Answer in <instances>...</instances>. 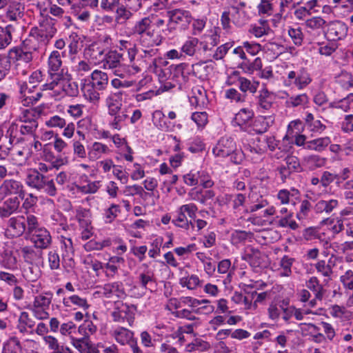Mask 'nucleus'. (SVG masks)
<instances>
[{
    "label": "nucleus",
    "instance_id": "nucleus-1",
    "mask_svg": "<svg viewBox=\"0 0 353 353\" xmlns=\"http://www.w3.org/2000/svg\"><path fill=\"white\" fill-rule=\"evenodd\" d=\"M123 92L119 90L109 92L105 99V106L108 108V114L113 117L110 126L116 130H120L121 124L124 122L129 116V111L123 108Z\"/></svg>",
    "mask_w": 353,
    "mask_h": 353
},
{
    "label": "nucleus",
    "instance_id": "nucleus-2",
    "mask_svg": "<svg viewBox=\"0 0 353 353\" xmlns=\"http://www.w3.org/2000/svg\"><path fill=\"white\" fill-rule=\"evenodd\" d=\"M25 181L29 187L43 192L49 196H54L57 194V188L53 179H50L35 169H30L27 171Z\"/></svg>",
    "mask_w": 353,
    "mask_h": 353
},
{
    "label": "nucleus",
    "instance_id": "nucleus-3",
    "mask_svg": "<svg viewBox=\"0 0 353 353\" xmlns=\"http://www.w3.org/2000/svg\"><path fill=\"white\" fill-rule=\"evenodd\" d=\"M212 152L216 157H230L231 161L235 164H240L244 159L243 152L236 148L235 142L230 137L221 138Z\"/></svg>",
    "mask_w": 353,
    "mask_h": 353
},
{
    "label": "nucleus",
    "instance_id": "nucleus-4",
    "mask_svg": "<svg viewBox=\"0 0 353 353\" xmlns=\"http://www.w3.org/2000/svg\"><path fill=\"white\" fill-rule=\"evenodd\" d=\"M245 3H240L237 6L228 7L222 13L221 23L223 30L228 31L230 29V21L236 26H241L248 20V15L245 10Z\"/></svg>",
    "mask_w": 353,
    "mask_h": 353
},
{
    "label": "nucleus",
    "instance_id": "nucleus-5",
    "mask_svg": "<svg viewBox=\"0 0 353 353\" xmlns=\"http://www.w3.org/2000/svg\"><path fill=\"white\" fill-rule=\"evenodd\" d=\"M148 28H152V31L157 34L158 38L163 39V36H168L172 34L171 30H168V11L159 14H150L139 20Z\"/></svg>",
    "mask_w": 353,
    "mask_h": 353
},
{
    "label": "nucleus",
    "instance_id": "nucleus-6",
    "mask_svg": "<svg viewBox=\"0 0 353 353\" xmlns=\"http://www.w3.org/2000/svg\"><path fill=\"white\" fill-rule=\"evenodd\" d=\"M45 90H54L55 92L61 90L66 95L76 97L79 94L78 84L71 81L68 76L63 77L61 74L52 75V80L50 83L43 85Z\"/></svg>",
    "mask_w": 353,
    "mask_h": 353
},
{
    "label": "nucleus",
    "instance_id": "nucleus-7",
    "mask_svg": "<svg viewBox=\"0 0 353 353\" xmlns=\"http://www.w3.org/2000/svg\"><path fill=\"white\" fill-rule=\"evenodd\" d=\"M133 33L137 37V41L143 48H150L158 46L161 42L162 39L154 38V32L148 27L137 21L133 27Z\"/></svg>",
    "mask_w": 353,
    "mask_h": 353
},
{
    "label": "nucleus",
    "instance_id": "nucleus-8",
    "mask_svg": "<svg viewBox=\"0 0 353 353\" xmlns=\"http://www.w3.org/2000/svg\"><path fill=\"white\" fill-rule=\"evenodd\" d=\"M137 307L134 305L120 303L117 305L111 312L114 322L123 323L126 322L130 327L133 325Z\"/></svg>",
    "mask_w": 353,
    "mask_h": 353
},
{
    "label": "nucleus",
    "instance_id": "nucleus-9",
    "mask_svg": "<svg viewBox=\"0 0 353 353\" xmlns=\"http://www.w3.org/2000/svg\"><path fill=\"white\" fill-rule=\"evenodd\" d=\"M312 82L310 74L304 68L297 71H290L287 74L285 83L287 85H294L299 90L304 89Z\"/></svg>",
    "mask_w": 353,
    "mask_h": 353
},
{
    "label": "nucleus",
    "instance_id": "nucleus-10",
    "mask_svg": "<svg viewBox=\"0 0 353 353\" xmlns=\"http://www.w3.org/2000/svg\"><path fill=\"white\" fill-rule=\"evenodd\" d=\"M168 30L172 33L178 26H186L192 20L190 12L187 10L174 9L168 11Z\"/></svg>",
    "mask_w": 353,
    "mask_h": 353
},
{
    "label": "nucleus",
    "instance_id": "nucleus-11",
    "mask_svg": "<svg viewBox=\"0 0 353 353\" xmlns=\"http://www.w3.org/2000/svg\"><path fill=\"white\" fill-rule=\"evenodd\" d=\"M96 293L102 297L112 300L123 299L126 295L123 285L119 281L106 283Z\"/></svg>",
    "mask_w": 353,
    "mask_h": 353
},
{
    "label": "nucleus",
    "instance_id": "nucleus-12",
    "mask_svg": "<svg viewBox=\"0 0 353 353\" xmlns=\"http://www.w3.org/2000/svg\"><path fill=\"white\" fill-rule=\"evenodd\" d=\"M57 29L54 26L51 20L44 19L39 23V27L32 30V34L36 39L47 44L48 41L54 36Z\"/></svg>",
    "mask_w": 353,
    "mask_h": 353
},
{
    "label": "nucleus",
    "instance_id": "nucleus-13",
    "mask_svg": "<svg viewBox=\"0 0 353 353\" xmlns=\"http://www.w3.org/2000/svg\"><path fill=\"white\" fill-rule=\"evenodd\" d=\"M111 337L120 345H128L135 337L133 331L120 325L115 326L110 331Z\"/></svg>",
    "mask_w": 353,
    "mask_h": 353
},
{
    "label": "nucleus",
    "instance_id": "nucleus-14",
    "mask_svg": "<svg viewBox=\"0 0 353 353\" xmlns=\"http://www.w3.org/2000/svg\"><path fill=\"white\" fill-rule=\"evenodd\" d=\"M294 261V258L284 255L273 263L272 268L279 276L288 277L292 274V266Z\"/></svg>",
    "mask_w": 353,
    "mask_h": 353
},
{
    "label": "nucleus",
    "instance_id": "nucleus-15",
    "mask_svg": "<svg viewBox=\"0 0 353 353\" xmlns=\"http://www.w3.org/2000/svg\"><path fill=\"white\" fill-rule=\"evenodd\" d=\"M6 194H18L21 199H24L25 192L23 186L19 181L15 180H6L0 187V199Z\"/></svg>",
    "mask_w": 353,
    "mask_h": 353
},
{
    "label": "nucleus",
    "instance_id": "nucleus-16",
    "mask_svg": "<svg viewBox=\"0 0 353 353\" xmlns=\"http://www.w3.org/2000/svg\"><path fill=\"white\" fill-rule=\"evenodd\" d=\"M105 49L101 42H94L90 44L84 50V56L92 61L93 65H97L103 60Z\"/></svg>",
    "mask_w": 353,
    "mask_h": 353
},
{
    "label": "nucleus",
    "instance_id": "nucleus-17",
    "mask_svg": "<svg viewBox=\"0 0 353 353\" xmlns=\"http://www.w3.org/2000/svg\"><path fill=\"white\" fill-rule=\"evenodd\" d=\"M219 28L213 27L208 30L201 38L200 45L202 46L203 51L210 50L216 46L219 42Z\"/></svg>",
    "mask_w": 353,
    "mask_h": 353
},
{
    "label": "nucleus",
    "instance_id": "nucleus-18",
    "mask_svg": "<svg viewBox=\"0 0 353 353\" xmlns=\"http://www.w3.org/2000/svg\"><path fill=\"white\" fill-rule=\"evenodd\" d=\"M111 152L110 148L106 144L94 141L88 148V158L89 160L94 161L110 154Z\"/></svg>",
    "mask_w": 353,
    "mask_h": 353
},
{
    "label": "nucleus",
    "instance_id": "nucleus-19",
    "mask_svg": "<svg viewBox=\"0 0 353 353\" xmlns=\"http://www.w3.org/2000/svg\"><path fill=\"white\" fill-rule=\"evenodd\" d=\"M26 230V217L17 216L12 217L8 220L7 232L12 237L21 236Z\"/></svg>",
    "mask_w": 353,
    "mask_h": 353
},
{
    "label": "nucleus",
    "instance_id": "nucleus-20",
    "mask_svg": "<svg viewBox=\"0 0 353 353\" xmlns=\"http://www.w3.org/2000/svg\"><path fill=\"white\" fill-rule=\"evenodd\" d=\"M327 26V35L331 40L341 39L347 34V27L340 21L330 22Z\"/></svg>",
    "mask_w": 353,
    "mask_h": 353
},
{
    "label": "nucleus",
    "instance_id": "nucleus-21",
    "mask_svg": "<svg viewBox=\"0 0 353 353\" xmlns=\"http://www.w3.org/2000/svg\"><path fill=\"white\" fill-rule=\"evenodd\" d=\"M266 145L265 139L256 138L245 143L243 147L245 152H249V156L254 157V155L261 156L265 153Z\"/></svg>",
    "mask_w": 353,
    "mask_h": 353
},
{
    "label": "nucleus",
    "instance_id": "nucleus-22",
    "mask_svg": "<svg viewBox=\"0 0 353 353\" xmlns=\"http://www.w3.org/2000/svg\"><path fill=\"white\" fill-rule=\"evenodd\" d=\"M32 234V240L36 247L44 249L50 245L51 236L46 229L43 228H38Z\"/></svg>",
    "mask_w": 353,
    "mask_h": 353
},
{
    "label": "nucleus",
    "instance_id": "nucleus-23",
    "mask_svg": "<svg viewBox=\"0 0 353 353\" xmlns=\"http://www.w3.org/2000/svg\"><path fill=\"white\" fill-rule=\"evenodd\" d=\"M123 55L116 50L109 51L103 59V68L113 70L114 68L122 66Z\"/></svg>",
    "mask_w": 353,
    "mask_h": 353
},
{
    "label": "nucleus",
    "instance_id": "nucleus-24",
    "mask_svg": "<svg viewBox=\"0 0 353 353\" xmlns=\"http://www.w3.org/2000/svg\"><path fill=\"white\" fill-rule=\"evenodd\" d=\"M276 99V94L268 90L266 87H263L259 93L258 103L260 107L265 110H269Z\"/></svg>",
    "mask_w": 353,
    "mask_h": 353
},
{
    "label": "nucleus",
    "instance_id": "nucleus-25",
    "mask_svg": "<svg viewBox=\"0 0 353 353\" xmlns=\"http://www.w3.org/2000/svg\"><path fill=\"white\" fill-rule=\"evenodd\" d=\"M91 80V83L93 84L98 90H105L109 83L108 74L99 70H95L92 72Z\"/></svg>",
    "mask_w": 353,
    "mask_h": 353
},
{
    "label": "nucleus",
    "instance_id": "nucleus-26",
    "mask_svg": "<svg viewBox=\"0 0 353 353\" xmlns=\"http://www.w3.org/2000/svg\"><path fill=\"white\" fill-rule=\"evenodd\" d=\"M304 25L307 32L319 34L320 31L323 30L327 25V22L321 17L315 16L305 19Z\"/></svg>",
    "mask_w": 353,
    "mask_h": 353
},
{
    "label": "nucleus",
    "instance_id": "nucleus-27",
    "mask_svg": "<svg viewBox=\"0 0 353 353\" xmlns=\"http://www.w3.org/2000/svg\"><path fill=\"white\" fill-rule=\"evenodd\" d=\"M243 259L248 261L252 267L257 268L264 263L265 256L258 250L250 248L246 250Z\"/></svg>",
    "mask_w": 353,
    "mask_h": 353
},
{
    "label": "nucleus",
    "instance_id": "nucleus-28",
    "mask_svg": "<svg viewBox=\"0 0 353 353\" xmlns=\"http://www.w3.org/2000/svg\"><path fill=\"white\" fill-rule=\"evenodd\" d=\"M274 122V118L272 115L259 116L254 121L253 130L258 134L264 133L273 125Z\"/></svg>",
    "mask_w": 353,
    "mask_h": 353
},
{
    "label": "nucleus",
    "instance_id": "nucleus-29",
    "mask_svg": "<svg viewBox=\"0 0 353 353\" xmlns=\"http://www.w3.org/2000/svg\"><path fill=\"white\" fill-rule=\"evenodd\" d=\"M62 65L61 53L58 50H53L49 55L48 60V72L52 79V75L60 74L57 73Z\"/></svg>",
    "mask_w": 353,
    "mask_h": 353
},
{
    "label": "nucleus",
    "instance_id": "nucleus-30",
    "mask_svg": "<svg viewBox=\"0 0 353 353\" xmlns=\"http://www.w3.org/2000/svg\"><path fill=\"white\" fill-rule=\"evenodd\" d=\"M192 105L196 108L203 107L207 103L206 93L203 88L196 87L192 89V95L190 98Z\"/></svg>",
    "mask_w": 353,
    "mask_h": 353
},
{
    "label": "nucleus",
    "instance_id": "nucleus-31",
    "mask_svg": "<svg viewBox=\"0 0 353 353\" xmlns=\"http://www.w3.org/2000/svg\"><path fill=\"white\" fill-rule=\"evenodd\" d=\"M63 304L67 307L75 305L83 310H87L90 307V304L88 303L87 299L77 294H73L68 298H63Z\"/></svg>",
    "mask_w": 353,
    "mask_h": 353
},
{
    "label": "nucleus",
    "instance_id": "nucleus-32",
    "mask_svg": "<svg viewBox=\"0 0 353 353\" xmlns=\"http://www.w3.org/2000/svg\"><path fill=\"white\" fill-rule=\"evenodd\" d=\"M85 185H77L74 184V187L79 192L84 194H90L96 193L101 186V181H90L88 176L85 175Z\"/></svg>",
    "mask_w": 353,
    "mask_h": 353
},
{
    "label": "nucleus",
    "instance_id": "nucleus-33",
    "mask_svg": "<svg viewBox=\"0 0 353 353\" xmlns=\"http://www.w3.org/2000/svg\"><path fill=\"white\" fill-rule=\"evenodd\" d=\"M331 143L328 137H320L307 141L306 150L316 152L323 151Z\"/></svg>",
    "mask_w": 353,
    "mask_h": 353
},
{
    "label": "nucleus",
    "instance_id": "nucleus-34",
    "mask_svg": "<svg viewBox=\"0 0 353 353\" xmlns=\"http://www.w3.org/2000/svg\"><path fill=\"white\" fill-rule=\"evenodd\" d=\"M339 205L337 199L319 200L315 205L314 210L317 213H331Z\"/></svg>",
    "mask_w": 353,
    "mask_h": 353
},
{
    "label": "nucleus",
    "instance_id": "nucleus-35",
    "mask_svg": "<svg viewBox=\"0 0 353 353\" xmlns=\"http://www.w3.org/2000/svg\"><path fill=\"white\" fill-rule=\"evenodd\" d=\"M200 43L199 40L196 37H188L181 46V51L183 54L193 57L198 50V45Z\"/></svg>",
    "mask_w": 353,
    "mask_h": 353
},
{
    "label": "nucleus",
    "instance_id": "nucleus-36",
    "mask_svg": "<svg viewBox=\"0 0 353 353\" xmlns=\"http://www.w3.org/2000/svg\"><path fill=\"white\" fill-rule=\"evenodd\" d=\"M326 159L319 155L310 154L303 158V163L310 170H313L317 168L325 165Z\"/></svg>",
    "mask_w": 353,
    "mask_h": 353
},
{
    "label": "nucleus",
    "instance_id": "nucleus-37",
    "mask_svg": "<svg viewBox=\"0 0 353 353\" xmlns=\"http://www.w3.org/2000/svg\"><path fill=\"white\" fill-rule=\"evenodd\" d=\"M239 89L243 92H249L252 94L256 92L259 86V81L256 80H250L245 77H239L238 79Z\"/></svg>",
    "mask_w": 353,
    "mask_h": 353
},
{
    "label": "nucleus",
    "instance_id": "nucleus-38",
    "mask_svg": "<svg viewBox=\"0 0 353 353\" xmlns=\"http://www.w3.org/2000/svg\"><path fill=\"white\" fill-rule=\"evenodd\" d=\"M330 107L340 109L344 112L353 109V93L349 94L346 97L341 100L330 103Z\"/></svg>",
    "mask_w": 353,
    "mask_h": 353
},
{
    "label": "nucleus",
    "instance_id": "nucleus-39",
    "mask_svg": "<svg viewBox=\"0 0 353 353\" xmlns=\"http://www.w3.org/2000/svg\"><path fill=\"white\" fill-rule=\"evenodd\" d=\"M99 90L97 89L93 84L87 83L82 88V92L84 97L90 102L96 103L100 99Z\"/></svg>",
    "mask_w": 353,
    "mask_h": 353
},
{
    "label": "nucleus",
    "instance_id": "nucleus-40",
    "mask_svg": "<svg viewBox=\"0 0 353 353\" xmlns=\"http://www.w3.org/2000/svg\"><path fill=\"white\" fill-rule=\"evenodd\" d=\"M329 310L330 314L332 317L342 321L348 320L352 316V313L343 306L334 305Z\"/></svg>",
    "mask_w": 353,
    "mask_h": 353
},
{
    "label": "nucleus",
    "instance_id": "nucleus-41",
    "mask_svg": "<svg viewBox=\"0 0 353 353\" xmlns=\"http://www.w3.org/2000/svg\"><path fill=\"white\" fill-rule=\"evenodd\" d=\"M40 113L41 110L37 108L23 109L19 119L21 123L37 121V119L39 117Z\"/></svg>",
    "mask_w": 353,
    "mask_h": 353
},
{
    "label": "nucleus",
    "instance_id": "nucleus-42",
    "mask_svg": "<svg viewBox=\"0 0 353 353\" xmlns=\"http://www.w3.org/2000/svg\"><path fill=\"white\" fill-rule=\"evenodd\" d=\"M299 327H301L302 331L305 330V327H307L308 330H311L314 332V334H312V341L317 343H322L325 342L326 337L325 335L322 333L319 332V327L316 326V325L313 323H309V324H305V323H301L299 325Z\"/></svg>",
    "mask_w": 353,
    "mask_h": 353
},
{
    "label": "nucleus",
    "instance_id": "nucleus-43",
    "mask_svg": "<svg viewBox=\"0 0 353 353\" xmlns=\"http://www.w3.org/2000/svg\"><path fill=\"white\" fill-rule=\"evenodd\" d=\"M52 299L51 292L39 294L34 298L32 308H48Z\"/></svg>",
    "mask_w": 353,
    "mask_h": 353
},
{
    "label": "nucleus",
    "instance_id": "nucleus-44",
    "mask_svg": "<svg viewBox=\"0 0 353 353\" xmlns=\"http://www.w3.org/2000/svg\"><path fill=\"white\" fill-rule=\"evenodd\" d=\"M24 8L19 3H12L6 13V17L10 21H17L23 17Z\"/></svg>",
    "mask_w": 353,
    "mask_h": 353
},
{
    "label": "nucleus",
    "instance_id": "nucleus-45",
    "mask_svg": "<svg viewBox=\"0 0 353 353\" xmlns=\"http://www.w3.org/2000/svg\"><path fill=\"white\" fill-rule=\"evenodd\" d=\"M253 111L249 108H242L236 114L234 121L239 126L247 124L253 117Z\"/></svg>",
    "mask_w": 353,
    "mask_h": 353
},
{
    "label": "nucleus",
    "instance_id": "nucleus-46",
    "mask_svg": "<svg viewBox=\"0 0 353 353\" xmlns=\"http://www.w3.org/2000/svg\"><path fill=\"white\" fill-rule=\"evenodd\" d=\"M307 287L314 292L316 299L319 301L322 300L324 294V290L323 286L319 283L316 277H311L307 282Z\"/></svg>",
    "mask_w": 353,
    "mask_h": 353
},
{
    "label": "nucleus",
    "instance_id": "nucleus-47",
    "mask_svg": "<svg viewBox=\"0 0 353 353\" xmlns=\"http://www.w3.org/2000/svg\"><path fill=\"white\" fill-rule=\"evenodd\" d=\"M61 249L63 252V257L71 259L74 252L73 243L70 238L61 236L60 239Z\"/></svg>",
    "mask_w": 353,
    "mask_h": 353
},
{
    "label": "nucleus",
    "instance_id": "nucleus-48",
    "mask_svg": "<svg viewBox=\"0 0 353 353\" xmlns=\"http://www.w3.org/2000/svg\"><path fill=\"white\" fill-rule=\"evenodd\" d=\"M210 344L200 339H196L185 347V351L188 352H193L195 351L203 352L210 348Z\"/></svg>",
    "mask_w": 353,
    "mask_h": 353
},
{
    "label": "nucleus",
    "instance_id": "nucleus-49",
    "mask_svg": "<svg viewBox=\"0 0 353 353\" xmlns=\"http://www.w3.org/2000/svg\"><path fill=\"white\" fill-rule=\"evenodd\" d=\"M201 281L199 278L194 274L182 277L180 279V284L182 287H186L188 289L193 290L200 285Z\"/></svg>",
    "mask_w": 353,
    "mask_h": 353
},
{
    "label": "nucleus",
    "instance_id": "nucleus-50",
    "mask_svg": "<svg viewBox=\"0 0 353 353\" xmlns=\"http://www.w3.org/2000/svg\"><path fill=\"white\" fill-rule=\"evenodd\" d=\"M21 349L19 340L13 336L4 344L2 353H19Z\"/></svg>",
    "mask_w": 353,
    "mask_h": 353
},
{
    "label": "nucleus",
    "instance_id": "nucleus-51",
    "mask_svg": "<svg viewBox=\"0 0 353 353\" xmlns=\"http://www.w3.org/2000/svg\"><path fill=\"white\" fill-rule=\"evenodd\" d=\"M33 326L32 321L30 318L29 314L26 312H21L19 320L17 329L21 333H25L27 332L28 327H32Z\"/></svg>",
    "mask_w": 353,
    "mask_h": 353
},
{
    "label": "nucleus",
    "instance_id": "nucleus-52",
    "mask_svg": "<svg viewBox=\"0 0 353 353\" xmlns=\"http://www.w3.org/2000/svg\"><path fill=\"white\" fill-rule=\"evenodd\" d=\"M308 103V97L306 94H301L296 96H292L286 101L288 107L294 108L303 106Z\"/></svg>",
    "mask_w": 353,
    "mask_h": 353
},
{
    "label": "nucleus",
    "instance_id": "nucleus-53",
    "mask_svg": "<svg viewBox=\"0 0 353 353\" xmlns=\"http://www.w3.org/2000/svg\"><path fill=\"white\" fill-rule=\"evenodd\" d=\"M19 205V202L17 197L7 199L3 203V209L4 211V217L10 216L12 212L16 211Z\"/></svg>",
    "mask_w": 353,
    "mask_h": 353
},
{
    "label": "nucleus",
    "instance_id": "nucleus-54",
    "mask_svg": "<svg viewBox=\"0 0 353 353\" xmlns=\"http://www.w3.org/2000/svg\"><path fill=\"white\" fill-rule=\"evenodd\" d=\"M336 83L342 88L348 89L352 86V77L351 74L342 72L336 77Z\"/></svg>",
    "mask_w": 353,
    "mask_h": 353
},
{
    "label": "nucleus",
    "instance_id": "nucleus-55",
    "mask_svg": "<svg viewBox=\"0 0 353 353\" xmlns=\"http://www.w3.org/2000/svg\"><path fill=\"white\" fill-rule=\"evenodd\" d=\"M177 216L173 219L172 222L177 227L188 229L190 225L192 226V221H188L185 214L179 208L176 211Z\"/></svg>",
    "mask_w": 353,
    "mask_h": 353
},
{
    "label": "nucleus",
    "instance_id": "nucleus-56",
    "mask_svg": "<svg viewBox=\"0 0 353 353\" xmlns=\"http://www.w3.org/2000/svg\"><path fill=\"white\" fill-rule=\"evenodd\" d=\"M288 35L296 46H301L303 40V34L300 27H290L288 31Z\"/></svg>",
    "mask_w": 353,
    "mask_h": 353
},
{
    "label": "nucleus",
    "instance_id": "nucleus-57",
    "mask_svg": "<svg viewBox=\"0 0 353 353\" xmlns=\"http://www.w3.org/2000/svg\"><path fill=\"white\" fill-rule=\"evenodd\" d=\"M66 120L63 117L59 115H54L46 121L45 124L50 128L63 129Z\"/></svg>",
    "mask_w": 353,
    "mask_h": 353
},
{
    "label": "nucleus",
    "instance_id": "nucleus-58",
    "mask_svg": "<svg viewBox=\"0 0 353 353\" xmlns=\"http://www.w3.org/2000/svg\"><path fill=\"white\" fill-rule=\"evenodd\" d=\"M81 38L77 33H72L69 37V53L75 54L78 52L81 47Z\"/></svg>",
    "mask_w": 353,
    "mask_h": 353
},
{
    "label": "nucleus",
    "instance_id": "nucleus-59",
    "mask_svg": "<svg viewBox=\"0 0 353 353\" xmlns=\"http://www.w3.org/2000/svg\"><path fill=\"white\" fill-rule=\"evenodd\" d=\"M91 214L89 210H86L84 208H79L77 210L76 212V218L80 225H88V223H91L90 219Z\"/></svg>",
    "mask_w": 353,
    "mask_h": 353
},
{
    "label": "nucleus",
    "instance_id": "nucleus-60",
    "mask_svg": "<svg viewBox=\"0 0 353 353\" xmlns=\"http://www.w3.org/2000/svg\"><path fill=\"white\" fill-rule=\"evenodd\" d=\"M283 306V305L281 304L272 303L268 308V317L272 321H278L281 314Z\"/></svg>",
    "mask_w": 353,
    "mask_h": 353
},
{
    "label": "nucleus",
    "instance_id": "nucleus-61",
    "mask_svg": "<svg viewBox=\"0 0 353 353\" xmlns=\"http://www.w3.org/2000/svg\"><path fill=\"white\" fill-rule=\"evenodd\" d=\"M164 118V114L160 110L154 111L152 114V121L154 124L161 130H166L168 128Z\"/></svg>",
    "mask_w": 353,
    "mask_h": 353
},
{
    "label": "nucleus",
    "instance_id": "nucleus-62",
    "mask_svg": "<svg viewBox=\"0 0 353 353\" xmlns=\"http://www.w3.org/2000/svg\"><path fill=\"white\" fill-rule=\"evenodd\" d=\"M292 217L293 213L290 212L285 216L279 220V225L283 228H290L294 230H296L299 228V225Z\"/></svg>",
    "mask_w": 353,
    "mask_h": 353
},
{
    "label": "nucleus",
    "instance_id": "nucleus-63",
    "mask_svg": "<svg viewBox=\"0 0 353 353\" xmlns=\"http://www.w3.org/2000/svg\"><path fill=\"white\" fill-rule=\"evenodd\" d=\"M299 191L295 189H292L290 191L283 189L279 191L276 197L280 201L281 204L286 205L290 203V196H296L299 194Z\"/></svg>",
    "mask_w": 353,
    "mask_h": 353
},
{
    "label": "nucleus",
    "instance_id": "nucleus-64",
    "mask_svg": "<svg viewBox=\"0 0 353 353\" xmlns=\"http://www.w3.org/2000/svg\"><path fill=\"white\" fill-rule=\"evenodd\" d=\"M191 118L199 128H204L208 122V117L205 112H194Z\"/></svg>",
    "mask_w": 353,
    "mask_h": 353
}]
</instances>
